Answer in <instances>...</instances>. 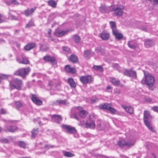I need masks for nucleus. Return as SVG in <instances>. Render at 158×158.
<instances>
[{
    "instance_id": "obj_1",
    "label": "nucleus",
    "mask_w": 158,
    "mask_h": 158,
    "mask_svg": "<svg viewBox=\"0 0 158 158\" xmlns=\"http://www.w3.org/2000/svg\"><path fill=\"white\" fill-rule=\"evenodd\" d=\"M152 118V116L151 115L149 111L147 110L144 111L143 118L144 123L151 131L154 132V129L152 127L151 121Z\"/></svg>"
},
{
    "instance_id": "obj_2",
    "label": "nucleus",
    "mask_w": 158,
    "mask_h": 158,
    "mask_svg": "<svg viewBox=\"0 0 158 158\" xmlns=\"http://www.w3.org/2000/svg\"><path fill=\"white\" fill-rule=\"evenodd\" d=\"M23 84L22 80L17 78H15L10 81V87L12 89L21 90Z\"/></svg>"
},
{
    "instance_id": "obj_3",
    "label": "nucleus",
    "mask_w": 158,
    "mask_h": 158,
    "mask_svg": "<svg viewBox=\"0 0 158 158\" xmlns=\"http://www.w3.org/2000/svg\"><path fill=\"white\" fill-rule=\"evenodd\" d=\"M144 73L145 77V82H144V81L142 80L141 82L142 84L145 83L150 88L153 85L155 82L154 78L150 74L146 75L144 71Z\"/></svg>"
},
{
    "instance_id": "obj_4",
    "label": "nucleus",
    "mask_w": 158,
    "mask_h": 158,
    "mask_svg": "<svg viewBox=\"0 0 158 158\" xmlns=\"http://www.w3.org/2000/svg\"><path fill=\"white\" fill-rule=\"evenodd\" d=\"M30 69L29 67L20 68L15 71L14 73V75H17L22 77L23 79L26 78L30 72Z\"/></svg>"
},
{
    "instance_id": "obj_5",
    "label": "nucleus",
    "mask_w": 158,
    "mask_h": 158,
    "mask_svg": "<svg viewBox=\"0 0 158 158\" xmlns=\"http://www.w3.org/2000/svg\"><path fill=\"white\" fill-rule=\"evenodd\" d=\"M124 9V6L122 5H120L117 7L110 6V11H114L115 14L117 16H121L123 15V10Z\"/></svg>"
},
{
    "instance_id": "obj_6",
    "label": "nucleus",
    "mask_w": 158,
    "mask_h": 158,
    "mask_svg": "<svg viewBox=\"0 0 158 158\" xmlns=\"http://www.w3.org/2000/svg\"><path fill=\"white\" fill-rule=\"evenodd\" d=\"M80 81L84 84L91 83L93 80V78L91 75L82 76L80 78Z\"/></svg>"
},
{
    "instance_id": "obj_7",
    "label": "nucleus",
    "mask_w": 158,
    "mask_h": 158,
    "mask_svg": "<svg viewBox=\"0 0 158 158\" xmlns=\"http://www.w3.org/2000/svg\"><path fill=\"white\" fill-rule=\"evenodd\" d=\"M99 107L101 109L108 110L110 111V113L113 114H114L116 111V110L111 107L110 104L107 103L100 105Z\"/></svg>"
},
{
    "instance_id": "obj_8",
    "label": "nucleus",
    "mask_w": 158,
    "mask_h": 158,
    "mask_svg": "<svg viewBox=\"0 0 158 158\" xmlns=\"http://www.w3.org/2000/svg\"><path fill=\"white\" fill-rule=\"evenodd\" d=\"M91 117L93 115H90L89 118L87 122L85 123V127L86 128L94 129L95 127V124L94 119L92 118Z\"/></svg>"
},
{
    "instance_id": "obj_9",
    "label": "nucleus",
    "mask_w": 158,
    "mask_h": 158,
    "mask_svg": "<svg viewBox=\"0 0 158 158\" xmlns=\"http://www.w3.org/2000/svg\"><path fill=\"white\" fill-rule=\"evenodd\" d=\"M17 129L15 125L9 126L6 125L2 129V131L5 132H14Z\"/></svg>"
},
{
    "instance_id": "obj_10",
    "label": "nucleus",
    "mask_w": 158,
    "mask_h": 158,
    "mask_svg": "<svg viewBox=\"0 0 158 158\" xmlns=\"http://www.w3.org/2000/svg\"><path fill=\"white\" fill-rule=\"evenodd\" d=\"M62 127L66 130L68 133L70 134H75L77 133V130L75 128L73 127L70 126L69 125H63Z\"/></svg>"
},
{
    "instance_id": "obj_11",
    "label": "nucleus",
    "mask_w": 158,
    "mask_h": 158,
    "mask_svg": "<svg viewBox=\"0 0 158 158\" xmlns=\"http://www.w3.org/2000/svg\"><path fill=\"white\" fill-rule=\"evenodd\" d=\"M124 74L130 77H136V72L132 69H126L124 72Z\"/></svg>"
},
{
    "instance_id": "obj_12",
    "label": "nucleus",
    "mask_w": 158,
    "mask_h": 158,
    "mask_svg": "<svg viewBox=\"0 0 158 158\" xmlns=\"http://www.w3.org/2000/svg\"><path fill=\"white\" fill-rule=\"evenodd\" d=\"M31 99L33 102L37 105H41L42 104V101L40 100L35 94L31 95Z\"/></svg>"
},
{
    "instance_id": "obj_13",
    "label": "nucleus",
    "mask_w": 158,
    "mask_h": 158,
    "mask_svg": "<svg viewBox=\"0 0 158 158\" xmlns=\"http://www.w3.org/2000/svg\"><path fill=\"white\" fill-rule=\"evenodd\" d=\"M99 36L103 40H107L110 37L109 33L106 31H103L102 32L100 33Z\"/></svg>"
},
{
    "instance_id": "obj_14",
    "label": "nucleus",
    "mask_w": 158,
    "mask_h": 158,
    "mask_svg": "<svg viewBox=\"0 0 158 158\" xmlns=\"http://www.w3.org/2000/svg\"><path fill=\"white\" fill-rule=\"evenodd\" d=\"M118 145L121 147H123L126 146L127 147H130L134 145V143L131 142L126 143L124 140L119 141L118 143Z\"/></svg>"
},
{
    "instance_id": "obj_15",
    "label": "nucleus",
    "mask_w": 158,
    "mask_h": 158,
    "mask_svg": "<svg viewBox=\"0 0 158 158\" xmlns=\"http://www.w3.org/2000/svg\"><path fill=\"white\" fill-rule=\"evenodd\" d=\"M52 121L56 123H60L62 120V117L60 115L54 114L52 116Z\"/></svg>"
},
{
    "instance_id": "obj_16",
    "label": "nucleus",
    "mask_w": 158,
    "mask_h": 158,
    "mask_svg": "<svg viewBox=\"0 0 158 158\" xmlns=\"http://www.w3.org/2000/svg\"><path fill=\"white\" fill-rule=\"evenodd\" d=\"M69 104V102L66 100H63L60 99L57 100L54 102L52 103V105H64L65 106H68Z\"/></svg>"
},
{
    "instance_id": "obj_17",
    "label": "nucleus",
    "mask_w": 158,
    "mask_h": 158,
    "mask_svg": "<svg viewBox=\"0 0 158 158\" xmlns=\"http://www.w3.org/2000/svg\"><path fill=\"white\" fill-rule=\"evenodd\" d=\"M69 31V30H68L67 31H63L57 29L56 30L54 34L57 37H61Z\"/></svg>"
},
{
    "instance_id": "obj_18",
    "label": "nucleus",
    "mask_w": 158,
    "mask_h": 158,
    "mask_svg": "<svg viewBox=\"0 0 158 158\" xmlns=\"http://www.w3.org/2000/svg\"><path fill=\"white\" fill-rule=\"evenodd\" d=\"M36 9V7L30 9L28 8L24 10L23 14L26 16H29L33 14Z\"/></svg>"
},
{
    "instance_id": "obj_19",
    "label": "nucleus",
    "mask_w": 158,
    "mask_h": 158,
    "mask_svg": "<svg viewBox=\"0 0 158 158\" xmlns=\"http://www.w3.org/2000/svg\"><path fill=\"white\" fill-rule=\"evenodd\" d=\"M43 59L46 62H50L53 64H56L55 59L54 57L46 56L43 57Z\"/></svg>"
},
{
    "instance_id": "obj_20",
    "label": "nucleus",
    "mask_w": 158,
    "mask_h": 158,
    "mask_svg": "<svg viewBox=\"0 0 158 158\" xmlns=\"http://www.w3.org/2000/svg\"><path fill=\"white\" fill-rule=\"evenodd\" d=\"M36 46V44L34 43H28L24 47V50L28 51L34 48Z\"/></svg>"
},
{
    "instance_id": "obj_21",
    "label": "nucleus",
    "mask_w": 158,
    "mask_h": 158,
    "mask_svg": "<svg viewBox=\"0 0 158 158\" xmlns=\"http://www.w3.org/2000/svg\"><path fill=\"white\" fill-rule=\"evenodd\" d=\"M113 35L115 36V38L118 40H120L123 37V35L120 33L118 32V31L117 30L114 31L112 32Z\"/></svg>"
},
{
    "instance_id": "obj_22",
    "label": "nucleus",
    "mask_w": 158,
    "mask_h": 158,
    "mask_svg": "<svg viewBox=\"0 0 158 158\" xmlns=\"http://www.w3.org/2000/svg\"><path fill=\"white\" fill-rule=\"evenodd\" d=\"M65 69L66 72L72 74H74L76 72L75 69L74 67H71L69 65L65 66Z\"/></svg>"
},
{
    "instance_id": "obj_23",
    "label": "nucleus",
    "mask_w": 158,
    "mask_h": 158,
    "mask_svg": "<svg viewBox=\"0 0 158 158\" xmlns=\"http://www.w3.org/2000/svg\"><path fill=\"white\" fill-rule=\"evenodd\" d=\"M110 7L106 6L105 5H102L99 7V10L101 13H107L109 12L108 9L109 8H110Z\"/></svg>"
},
{
    "instance_id": "obj_24",
    "label": "nucleus",
    "mask_w": 158,
    "mask_h": 158,
    "mask_svg": "<svg viewBox=\"0 0 158 158\" xmlns=\"http://www.w3.org/2000/svg\"><path fill=\"white\" fill-rule=\"evenodd\" d=\"M18 145L21 148L25 149L27 148V144L22 141H19L17 142Z\"/></svg>"
},
{
    "instance_id": "obj_25",
    "label": "nucleus",
    "mask_w": 158,
    "mask_h": 158,
    "mask_svg": "<svg viewBox=\"0 0 158 158\" xmlns=\"http://www.w3.org/2000/svg\"><path fill=\"white\" fill-rule=\"evenodd\" d=\"M144 42L145 46L148 48L152 46L153 44V42L151 39H147L145 40Z\"/></svg>"
},
{
    "instance_id": "obj_26",
    "label": "nucleus",
    "mask_w": 158,
    "mask_h": 158,
    "mask_svg": "<svg viewBox=\"0 0 158 158\" xmlns=\"http://www.w3.org/2000/svg\"><path fill=\"white\" fill-rule=\"evenodd\" d=\"M123 107L127 112L131 114L133 113L134 110L132 107L130 106H123Z\"/></svg>"
},
{
    "instance_id": "obj_27",
    "label": "nucleus",
    "mask_w": 158,
    "mask_h": 158,
    "mask_svg": "<svg viewBox=\"0 0 158 158\" xmlns=\"http://www.w3.org/2000/svg\"><path fill=\"white\" fill-rule=\"evenodd\" d=\"M128 46L133 49H135L137 47V45L135 43H134L132 41H129L127 43Z\"/></svg>"
},
{
    "instance_id": "obj_28",
    "label": "nucleus",
    "mask_w": 158,
    "mask_h": 158,
    "mask_svg": "<svg viewBox=\"0 0 158 158\" xmlns=\"http://www.w3.org/2000/svg\"><path fill=\"white\" fill-rule=\"evenodd\" d=\"M95 51L98 53L103 55L105 53V50L101 47H98L95 48Z\"/></svg>"
},
{
    "instance_id": "obj_29",
    "label": "nucleus",
    "mask_w": 158,
    "mask_h": 158,
    "mask_svg": "<svg viewBox=\"0 0 158 158\" xmlns=\"http://www.w3.org/2000/svg\"><path fill=\"white\" fill-rule=\"evenodd\" d=\"M68 82L72 88H74L76 87V84L73 78H69Z\"/></svg>"
},
{
    "instance_id": "obj_30",
    "label": "nucleus",
    "mask_w": 158,
    "mask_h": 158,
    "mask_svg": "<svg viewBox=\"0 0 158 158\" xmlns=\"http://www.w3.org/2000/svg\"><path fill=\"white\" fill-rule=\"evenodd\" d=\"M40 49L43 52L47 51L49 49V47L47 45L40 44Z\"/></svg>"
},
{
    "instance_id": "obj_31",
    "label": "nucleus",
    "mask_w": 158,
    "mask_h": 158,
    "mask_svg": "<svg viewBox=\"0 0 158 158\" xmlns=\"http://www.w3.org/2000/svg\"><path fill=\"white\" fill-rule=\"evenodd\" d=\"M70 60L73 63H76L78 60L77 56L74 55H72L70 56Z\"/></svg>"
},
{
    "instance_id": "obj_32",
    "label": "nucleus",
    "mask_w": 158,
    "mask_h": 158,
    "mask_svg": "<svg viewBox=\"0 0 158 158\" xmlns=\"http://www.w3.org/2000/svg\"><path fill=\"white\" fill-rule=\"evenodd\" d=\"M39 132V129L38 128H34L31 131V137L34 138L36 136Z\"/></svg>"
},
{
    "instance_id": "obj_33",
    "label": "nucleus",
    "mask_w": 158,
    "mask_h": 158,
    "mask_svg": "<svg viewBox=\"0 0 158 158\" xmlns=\"http://www.w3.org/2000/svg\"><path fill=\"white\" fill-rule=\"evenodd\" d=\"M49 6H52L53 8H55L56 7L57 4L54 0H50L48 2Z\"/></svg>"
},
{
    "instance_id": "obj_34",
    "label": "nucleus",
    "mask_w": 158,
    "mask_h": 158,
    "mask_svg": "<svg viewBox=\"0 0 158 158\" xmlns=\"http://www.w3.org/2000/svg\"><path fill=\"white\" fill-rule=\"evenodd\" d=\"M112 84L115 86H118L120 85V81L118 80H116L114 78H112L111 80Z\"/></svg>"
},
{
    "instance_id": "obj_35",
    "label": "nucleus",
    "mask_w": 158,
    "mask_h": 158,
    "mask_svg": "<svg viewBox=\"0 0 158 158\" xmlns=\"http://www.w3.org/2000/svg\"><path fill=\"white\" fill-rule=\"evenodd\" d=\"M110 27L112 29V32L114 31V30H117L116 28V26L115 22L111 21L110 22Z\"/></svg>"
},
{
    "instance_id": "obj_36",
    "label": "nucleus",
    "mask_w": 158,
    "mask_h": 158,
    "mask_svg": "<svg viewBox=\"0 0 158 158\" xmlns=\"http://www.w3.org/2000/svg\"><path fill=\"white\" fill-rule=\"evenodd\" d=\"M78 114L81 117L84 118L86 116L87 112L85 110L81 111L78 112Z\"/></svg>"
},
{
    "instance_id": "obj_37",
    "label": "nucleus",
    "mask_w": 158,
    "mask_h": 158,
    "mask_svg": "<svg viewBox=\"0 0 158 158\" xmlns=\"http://www.w3.org/2000/svg\"><path fill=\"white\" fill-rule=\"evenodd\" d=\"M93 68L94 69L99 72L103 71V68L101 65H94Z\"/></svg>"
},
{
    "instance_id": "obj_38",
    "label": "nucleus",
    "mask_w": 158,
    "mask_h": 158,
    "mask_svg": "<svg viewBox=\"0 0 158 158\" xmlns=\"http://www.w3.org/2000/svg\"><path fill=\"white\" fill-rule=\"evenodd\" d=\"M91 52V51L89 50H85L84 53V57L85 58H89V56Z\"/></svg>"
},
{
    "instance_id": "obj_39",
    "label": "nucleus",
    "mask_w": 158,
    "mask_h": 158,
    "mask_svg": "<svg viewBox=\"0 0 158 158\" xmlns=\"http://www.w3.org/2000/svg\"><path fill=\"white\" fill-rule=\"evenodd\" d=\"M64 155L66 157H72L75 156L74 154L70 152H64Z\"/></svg>"
},
{
    "instance_id": "obj_40",
    "label": "nucleus",
    "mask_w": 158,
    "mask_h": 158,
    "mask_svg": "<svg viewBox=\"0 0 158 158\" xmlns=\"http://www.w3.org/2000/svg\"><path fill=\"white\" fill-rule=\"evenodd\" d=\"M29 63V61L26 57H23L22 60V64H27Z\"/></svg>"
},
{
    "instance_id": "obj_41",
    "label": "nucleus",
    "mask_w": 158,
    "mask_h": 158,
    "mask_svg": "<svg viewBox=\"0 0 158 158\" xmlns=\"http://www.w3.org/2000/svg\"><path fill=\"white\" fill-rule=\"evenodd\" d=\"M34 25L33 21L32 19H31L28 23L25 26V27L27 28H29Z\"/></svg>"
},
{
    "instance_id": "obj_42",
    "label": "nucleus",
    "mask_w": 158,
    "mask_h": 158,
    "mask_svg": "<svg viewBox=\"0 0 158 158\" xmlns=\"http://www.w3.org/2000/svg\"><path fill=\"white\" fill-rule=\"evenodd\" d=\"M56 80H54L52 81H49L48 85L50 87H55V84H56Z\"/></svg>"
},
{
    "instance_id": "obj_43",
    "label": "nucleus",
    "mask_w": 158,
    "mask_h": 158,
    "mask_svg": "<svg viewBox=\"0 0 158 158\" xmlns=\"http://www.w3.org/2000/svg\"><path fill=\"white\" fill-rule=\"evenodd\" d=\"M73 39L75 42L77 43L80 42L81 39L80 37L77 35H74L73 37Z\"/></svg>"
},
{
    "instance_id": "obj_44",
    "label": "nucleus",
    "mask_w": 158,
    "mask_h": 158,
    "mask_svg": "<svg viewBox=\"0 0 158 158\" xmlns=\"http://www.w3.org/2000/svg\"><path fill=\"white\" fill-rule=\"evenodd\" d=\"M99 100L98 98L96 96L92 97L91 99V102L92 103H95L98 102Z\"/></svg>"
},
{
    "instance_id": "obj_45",
    "label": "nucleus",
    "mask_w": 158,
    "mask_h": 158,
    "mask_svg": "<svg viewBox=\"0 0 158 158\" xmlns=\"http://www.w3.org/2000/svg\"><path fill=\"white\" fill-rule=\"evenodd\" d=\"M98 127L100 130H103L105 129L104 124L102 123H99L98 125Z\"/></svg>"
},
{
    "instance_id": "obj_46",
    "label": "nucleus",
    "mask_w": 158,
    "mask_h": 158,
    "mask_svg": "<svg viewBox=\"0 0 158 158\" xmlns=\"http://www.w3.org/2000/svg\"><path fill=\"white\" fill-rule=\"evenodd\" d=\"M0 141L3 143H8L9 140L6 138H3L0 139Z\"/></svg>"
},
{
    "instance_id": "obj_47",
    "label": "nucleus",
    "mask_w": 158,
    "mask_h": 158,
    "mask_svg": "<svg viewBox=\"0 0 158 158\" xmlns=\"http://www.w3.org/2000/svg\"><path fill=\"white\" fill-rule=\"evenodd\" d=\"M16 108L18 109L20 108L22 106V104L19 102H17L15 103Z\"/></svg>"
},
{
    "instance_id": "obj_48",
    "label": "nucleus",
    "mask_w": 158,
    "mask_h": 158,
    "mask_svg": "<svg viewBox=\"0 0 158 158\" xmlns=\"http://www.w3.org/2000/svg\"><path fill=\"white\" fill-rule=\"evenodd\" d=\"M145 101L147 102L150 103L152 102V98L150 97H146L144 98Z\"/></svg>"
},
{
    "instance_id": "obj_49",
    "label": "nucleus",
    "mask_w": 158,
    "mask_h": 158,
    "mask_svg": "<svg viewBox=\"0 0 158 158\" xmlns=\"http://www.w3.org/2000/svg\"><path fill=\"white\" fill-rule=\"evenodd\" d=\"M8 76L6 75L2 74L0 76V83L1 82V79H6L7 78Z\"/></svg>"
},
{
    "instance_id": "obj_50",
    "label": "nucleus",
    "mask_w": 158,
    "mask_h": 158,
    "mask_svg": "<svg viewBox=\"0 0 158 158\" xmlns=\"http://www.w3.org/2000/svg\"><path fill=\"white\" fill-rule=\"evenodd\" d=\"M6 111L4 109L2 108L0 110V113L1 114H6Z\"/></svg>"
},
{
    "instance_id": "obj_51",
    "label": "nucleus",
    "mask_w": 158,
    "mask_h": 158,
    "mask_svg": "<svg viewBox=\"0 0 158 158\" xmlns=\"http://www.w3.org/2000/svg\"><path fill=\"white\" fill-rule=\"evenodd\" d=\"M44 147L48 149H49L50 148H53L54 147V146L53 145H50L49 144L45 145Z\"/></svg>"
},
{
    "instance_id": "obj_52",
    "label": "nucleus",
    "mask_w": 158,
    "mask_h": 158,
    "mask_svg": "<svg viewBox=\"0 0 158 158\" xmlns=\"http://www.w3.org/2000/svg\"><path fill=\"white\" fill-rule=\"evenodd\" d=\"M63 51L67 52H69L70 50L69 48L67 47H63Z\"/></svg>"
},
{
    "instance_id": "obj_53",
    "label": "nucleus",
    "mask_w": 158,
    "mask_h": 158,
    "mask_svg": "<svg viewBox=\"0 0 158 158\" xmlns=\"http://www.w3.org/2000/svg\"><path fill=\"white\" fill-rule=\"evenodd\" d=\"M56 84L55 85V88L56 89L57 86H59L60 85L61 83L60 81L56 80Z\"/></svg>"
},
{
    "instance_id": "obj_54",
    "label": "nucleus",
    "mask_w": 158,
    "mask_h": 158,
    "mask_svg": "<svg viewBox=\"0 0 158 158\" xmlns=\"http://www.w3.org/2000/svg\"><path fill=\"white\" fill-rule=\"evenodd\" d=\"M152 110L158 112V107L157 106L153 107L152 108Z\"/></svg>"
},
{
    "instance_id": "obj_55",
    "label": "nucleus",
    "mask_w": 158,
    "mask_h": 158,
    "mask_svg": "<svg viewBox=\"0 0 158 158\" xmlns=\"http://www.w3.org/2000/svg\"><path fill=\"white\" fill-rule=\"evenodd\" d=\"M11 2L12 3L16 5H19V2L18 1H16V0H12Z\"/></svg>"
},
{
    "instance_id": "obj_56",
    "label": "nucleus",
    "mask_w": 158,
    "mask_h": 158,
    "mask_svg": "<svg viewBox=\"0 0 158 158\" xmlns=\"http://www.w3.org/2000/svg\"><path fill=\"white\" fill-rule=\"evenodd\" d=\"M2 120L4 122H6L7 123H12V121L10 120H6L3 119H2Z\"/></svg>"
},
{
    "instance_id": "obj_57",
    "label": "nucleus",
    "mask_w": 158,
    "mask_h": 158,
    "mask_svg": "<svg viewBox=\"0 0 158 158\" xmlns=\"http://www.w3.org/2000/svg\"><path fill=\"white\" fill-rule=\"evenodd\" d=\"M98 156L99 157L101 158H108V157L104 155H102L99 154Z\"/></svg>"
},
{
    "instance_id": "obj_58",
    "label": "nucleus",
    "mask_w": 158,
    "mask_h": 158,
    "mask_svg": "<svg viewBox=\"0 0 158 158\" xmlns=\"http://www.w3.org/2000/svg\"><path fill=\"white\" fill-rule=\"evenodd\" d=\"M77 109L78 110H79V112L81 111H83L84 110H83L81 106H78L77 107Z\"/></svg>"
},
{
    "instance_id": "obj_59",
    "label": "nucleus",
    "mask_w": 158,
    "mask_h": 158,
    "mask_svg": "<svg viewBox=\"0 0 158 158\" xmlns=\"http://www.w3.org/2000/svg\"><path fill=\"white\" fill-rule=\"evenodd\" d=\"M153 2L154 4H158V0H153Z\"/></svg>"
},
{
    "instance_id": "obj_60",
    "label": "nucleus",
    "mask_w": 158,
    "mask_h": 158,
    "mask_svg": "<svg viewBox=\"0 0 158 158\" xmlns=\"http://www.w3.org/2000/svg\"><path fill=\"white\" fill-rule=\"evenodd\" d=\"M17 61L19 63L22 64V60H21L19 58H17L16 59Z\"/></svg>"
},
{
    "instance_id": "obj_61",
    "label": "nucleus",
    "mask_w": 158,
    "mask_h": 158,
    "mask_svg": "<svg viewBox=\"0 0 158 158\" xmlns=\"http://www.w3.org/2000/svg\"><path fill=\"white\" fill-rule=\"evenodd\" d=\"M74 118L75 119H76L77 120H79V118L77 117V115H76V114H74Z\"/></svg>"
},
{
    "instance_id": "obj_62",
    "label": "nucleus",
    "mask_w": 158,
    "mask_h": 158,
    "mask_svg": "<svg viewBox=\"0 0 158 158\" xmlns=\"http://www.w3.org/2000/svg\"><path fill=\"white\" fill-rule=\"evenodd\" d=\"M51 31H52V30L51 29H49L48 30V34L49 35H50L51 34Z\"/></svg>"
},
{
    "instance_id": "obj_63",
    "label": "nucleus",
    "mask_w": 158,
    "mask_h": 158,
    "mask_svg": "<svg viewBox=\"0 0 158 158\" xmlns=\"http://www.w3.org/2000/svg\"><path fill=\"white\" fill-rule=\"evenodd\" d=\"M142 30L145 31H147V28L146 27H143L142 28Z\"/></svg>"
},
{
    "instance_id": "obj_64",
    "label": "nucleus",
    "mask_w": 158,
    "mask_h": 158,
    "mask_svg": "<svg viewBox=\"0 0 158 158\" xmlns=\"http://www.w3.org/2000/svg\"><path fill=\"white\" fill-rule=\"evenodd\" d=\"M111 89V87L110 86V85H109L107 87V90H110V89Z\"/></svg>"
}]
</instances>
